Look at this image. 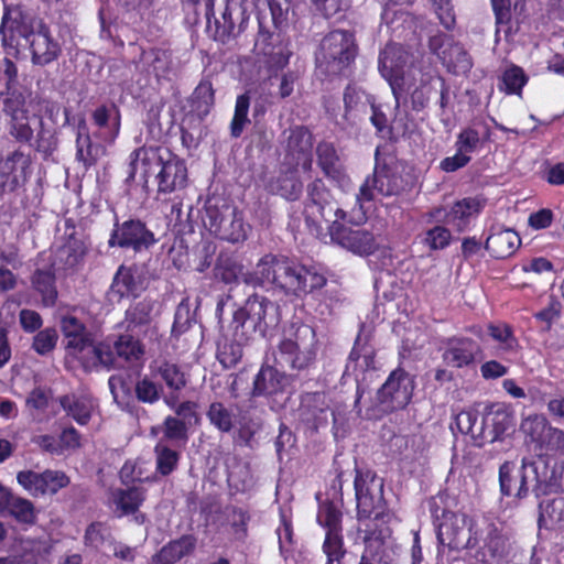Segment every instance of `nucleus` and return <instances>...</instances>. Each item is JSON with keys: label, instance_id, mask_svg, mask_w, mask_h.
Returning a JSON list of instances; mask_svg holds the SVG:
<instances>
[{"label": "nucleus", "instance_id": "obj_30", "mask_svg": "<svg viewBox=\"0 0 564 564\" xmlns=\"http://www.w3.org/2000/svg\"><path fill=\"white\" fill-rule=\"evenodd\" d=\"M59 403L64 411L80 425L89 422L96 409L95 400L86 394H66L59 398Z\"/></svg>", "mask_w": 564, "mask_h": 564}, {"label": "nucleus", "instance_id": "obj_8", "mask_svg": "<svg viewBox=\"0 0 564 564\" xmlns=\"http://www.w3.org/2000/svg\"><path fill=\"white\" fill-rule=\"evenodd\" d=\"M61 329L66 339V349L76 356L86 369L98 364H111V351L108 345H94L84 324L75 316H64L61 319Z\"/></svg>", "mask_w": 564, "mask_h": 564}, {"label": "nucleus", "instance_id": "obj_32", "mask_svg": "<svg viewBox=\"0 0 564 564\" xmlns=\"http://www.w3.org/2000/svg\"><path fill=\"white\" fill-rule=\"evenodd\" d=\"M144 499V491L138 487L116 489L111 494V502L115 506L113 511L119 518L134 514Z\"/></svg>", "mask_w": 564, "mask_h": 564}, {"label": "nucleus", "instance_id": "obj_15", "mask_svg": "<svg viewBox=\"0 0 564 564\" xmlns=\"http://www.w3.org/2000/svg\"><path fill=\"white\" fill-rule=\"evenodd\" d=\"M317 521L326 529V535L322 546L323 553L326 556L325 564H341L346 550L341 534L340 511L329 502L323 503L317 514Z\"/></svg>", "mask_w": 564, "mask_h": 564}, {"label": "nucleus", "instance_id": "obj_13", "mask_svg": "<svg viewBox=\"0 0 564 564\" xmlns=\"http://www.w3.org/2000/svg\"><path fill=\"white\" fill-rule=\"evenodd\" d=\"M475 520L476 518H469L465 513L445 512L438 525V542L455 551L475 547L476 534H473Z\"/></svg>", "mask_w": 564, "mask_h": 564}, {"label": "nucleus", "instance_id": "obj_43", "mask_svg": "<svg viewBox=\"0 0 564 564\" xmlns=\"http://www.w3.org/2000/svg\"><path fill=\"white\" fill-rule=\"evenodd\" d=\"M31 147H33L44 159L50 158L58 148L57 132L54 128L48 127L44 119L37 120V129L35 130Z\"/></svg>", "mask_w": 564, "mask_h": 564}, {"label": "nucleus", "instance_id": "obj_25", "mask_svg": "<svg viewBox=\"0 0 564 564\" xmlns=\"http://www.w3.org/2000/svg\"><path fill=\"white\" fill-rule=\"evenodd\" d=\"M521 245L519 235L510 228L494 225L486 239L485 248L497 259H505L512 256Z\"/></svg>", "mask_w": 564, "mask_h": 564}, {"label": "nucleus", "instance_id": "obj_21", "mask_svg": "<svg viewBox=\"0 0 564 564\" xmlns=\"http://www.w3.org/2000/svg\"><path fill=\"white\" fill-rule=\"evenodd\" d=\"M158 193L171 194L184 189L187 185L188 174L184 160L171 152L156 173Z\"/></svg>", "mask_w": 564, "mask_h": 564}, {"label": "nucleus", "instance_id": "obj_10", "mask_svg": "<svg viewBox=\"0 0 564 564\" xmlns=\"http://www.w3.org/2000/svg\"><path fill=\"white\" fill-rule=\"evenodd\" d=\"M524 467L531 471L534 481L533 491L539 497L564 492V462L558 458L540 454L533 458H524Z\"/></svg>", "mask_w": 564, "mask_h": 564}, {"label": "nucleus", "instance_id": "obj_57", "mask_svg": "<svg viewBox=\"0 0 564 564\" xmlns=\"http://www.w3.org/2000/svg\"><path fill=\"white\" fill-rule=\"evenodd\" d=\"M163 441H170L173 444H185L187 442V426L185 422L175 416L169 415L162 424Z\"/></svg>", "mask_w": 564, "mask_h": 564}, {"label": "nucleus", "instance_id": "obj_29", "mask_svg": "<svg viewBox=\"0 0 564 564\" xmlns=\"http://www.w3.org/2000/svg\"><path fill=\"white\" fill-rule=\"evenodd\" d=\"M486 424L492 425V429L486 433L485 441L494 443L512 427L513 419L505 404L497 403L486 408Z\"/></svg>", "mask_w": 564, "mask_h": 564}, {"label": "nucleus", "instance_id": "obj_19", "mask_svg": "<svg viewBox=\"0 0 564 564\" xmlns=\"http://www.w3.org/2000/svg\"><path fill=\"white\" fill-rule=\"evenodd\" d=\"M166 158H171V151L162 147H141L130 154V171L128 180H133L135 174L140 172L144 183L148 177L163 164Z\"/></svg>", "mask_w": 564, "mask_h": 564}, {"label": "nucleus", "instance_id": "obj_11", "mask_svg": "<svg viewBox=\"0 0 564 564\" xmlns=\"http://www.w3.org/2000/svg\"><path fill=\"white\" fill-rule=\"evenodd\" d=\"M409 53L398 44L387 45L379 55V70L389 82L393 96L399 104L400 98L411 87L409 77L413 69L405 70L409 63Z\"/></svg>", "mask_w": 564, "mask_h": 564}, {"label": "nucleus", "instance_id": "obj_44", "mask_svg": "<svg viewBox=\"0 0 564 564\" xmlns=\"http://www.w3.org/2000/svg\"><path fill=\"white\" fill-rule=\"evenodd\" d=\"M279 344L302 345L303 350H305L307 346H317V339L313 327L303 323H293L284 330Z\"/></svg>", "mask_w": 564, "mask_h": 564}, {"label": "nucleus", "instance_id": "obj_35", "mask_svg": "<svg viewBox=\"0 0 564 564\" xmlns=\"http://www.w3.org/2000/svg\"><path fill=\"white\" fill-rule=\"evenodd\" d=\"M99 152V147L91 142L86 121L82 119L77 127L76 160L88 170L97 162Z\"/></svg>", "mask_w": 564, "mask_h": 564}, {"label": "nucleus", "instance_id": "obj_26", "mask_svg": "<svg viewBox=\"0 0 564 564\" xmlns=\"http://www.w3.org/2000/svg\"><path fill=\"white\" fill-rule=\"evenodd\" d=\"M312 149L313 135L306 128L296 127L291 130L288 139V151L305 171L312 169Z\"/></svg>", "mask_w": 564, "mask_h": 564}, {"label": "nucleus", "instance_id": "obj_9", "mask_svg": "<svg viewBox=\"0 0 564 564\" xmlns=\"http://www.w3.org/2000/svg\"><path fill=\"white\" fill-rule=\"evenodd\" d=\"M204 225L218 238L232 243L245 241L249 229L241 212L224 199L208 200Z\"/></svg>", "mask_w": 564, "mask_h": 564}, {"label": "nucleus", "instance_id": "obj_33", "mask_svg": "<svg viewBox=\"0 0 564 564\" xmlns=\"http://www.w3.org/2000/svg\"><path fill=\"white\" fill-rule=\"evenodd\" d=\"M89 248V242L84 235L78 236L73 231L66 242L59 248L57 257L67 268H74L84 261Z\"/></svg>", "mask_w": 564, "mask_h": 564}, {"label": "nucleus", "instance_id": "obj_17", "mask_svg": "<svg viewBox=\"0 0 564 564\" xmlns=\"http://www.w3.org/2000/svg\"><path fill=\"white\" fill-rule=\"evenodd\" d=\"M31 175V158L14 150L0 160V195L12 193L23 186Z\"/></svg>", "mask_w": 564, "mask_h": 564}, {"label": "nucleus", "instance_id": "obj_37", "mask_svg": "<svg viewBox=\"0 0 564 564\" xmlns=\"http://www.w3.org/2000/svg\"><path fill=\"white\" fill-rule=\"evenodd\" d=\"M316 154L317 164L327 177L336 181L345 178L339 156L333 143L326 141L318 143Z\"/></svg>", "mask_w": 564, "mask_h": 564}, {"label": "nucleus", "instance_id": "obj_34", "mask_svg": "<svg viewBox=\"0 0 564 564\" xmlns=\"http://www.w3.org/2000/svg\"><path fill=\"white\" fill-rule=\"evenodd\" d=\"M142 281L133 268L121 265L111 284V294L122 299L126 296H137L142 290Z\"/></svg>", "mask_w": 564, "mask_h": 564}, {"label": "nucleus", "instance_id": "obj_48", "mask_svg": "<svg viewBox=\"0 0 564 564\" xmlns=\"http://www.w3.org/2000/svg\"><path fill=\"white\" fill-rule=\"evenodd\" d=\"M215 104L213 85L208 80H202L195 88L192 97L193 110L199 118L207 116Z\"/></svg>", "mask_w": 564, "mask_h": 564}, {"label": "nucleus", "instance_id": "obj_23", "mask_svg": "<svg viewBox=\"0 0 564 564\" xmlns=\"http://www.w3.org/2000/svg\"><path fill=\"white\" fill-rule=\"evenodd\" d=\"M291 377L272 366H262L253 380V395L275 397L288 392Z\"/></svg>", "mask_w": 564, "mask_h": 564}, {"label": "nucleus", "instance_id": "obj_49", "mask_svg": "<svg viewBox=\"0 0 564 564\" xmlns=\"http://www.w3.org/2000/svg\"><path fill=\"white\" fill-rule=\"evenodd\" d=\"M272 39V35L260 34L256 45L260 47L262 53L269 56V64L271 67L282 69L289 64L291 52L283 45L267 44V40Z\"/></svg>", "mask_w": 564, "mask_h": 564}, {"label": "nucleus", "instance_id": "obj_62", "mask_svg": "<svg viewBox=\"0 0 564 564\" xmlns=\"http://www.w3.org/2000/svg\"><path fill=\"white\" fill-rule=\"evenodd\" d=\"M216 269L218 270L221 280L226 283L237 280L239 275H242V279L245 280V275L247 274L242 272V265L228 254H220L218 257Z\"/></svg>", "mask_w": 564, "mask_h": 564}, {"label": "nucleus", "instance_id": "obj_45", "mask_svg": "<svg viewBox=\"0 0 564 564\" xmlns=\"http://www.w3.org/2000/svg\"><path fill=\"white\" fill-rule=\"evenodd\" d=\"M553 426L550 425L545 416L534 414L523 420L521 430L532 443L543 447V444Z\"/></svg>", "mask_w": 564, "mask_h": 564}, {"label": "nucleus", "instance_id": "obj_59", "mask_svg": "<svg viewBox=\"0 0 564 564\" xmlns=\"http://www.w3.org/2000/svg\"><path fill=\"white\" fill-rule=\"evenodd\" d=\"M488 333L494 340L499 343L500 348L505 351H512L518 346V340L513 335L511 326L508 324H490Z\"/></svg>", "mask_w": 564, "mask_h": 564}, {"label": "nucleus", "instance_id": "obj_1", "mask_svg": "<svg viewBox=\"0 0 564 564\" xmlns=\"http://www.w3.org/2000/svg\"><path fill=\"white\" fill-rule=\"evenodd\" d=\"M304 217L307 225L317 232L321 224L326 223L332 242L355 254L369 256L379 248L372 231L362 227H349L339 221L346 218V212L322 180H315L307 186Z\"/></svg>", "mask_w": 564, "mask_h": 564}, {"label": "nucleus", "instance_id": "obj_14", "mask_svg": "<svg viewBox=\"0 0 564 564\" xmlns=\"http://www.w3.org/2000/svg\"><path fill=\"white\" fill-rule=\"evenodd\" d=\"M414 378L403 368H397L378 390L377 398L384 411L393 412L404 409L413 397Z\"/></svg>", "mask_w": 564, "mask_h": 564}, {"label": "nucleus", "instance_id": "obj_28", "mask_svg": "<svg viewBox=\"0 0 564 564\" xmlns=\"http://www.w3.org/2000/svg\"><path fill=\"white\" fill-rule=\"evenodd\" d=\"M482 208L479 199L474 197L463 198L453 204L451 209L446 212L444 221L446 225L453 226L458 232H463L470 218L477 215Z\"/></svg>", "mask_w": 564, "mask_h": 564}, {"label": "nucleus", "instance_id": "obj_54", "mask_svg": "<svg viewBox=\"0 0 564 564\" xmlns=\"http://www.w3.org/2000/svg\"><path fill=\"white\" fill-rule=\"evenodd\" d=\"M527 82L528 77L523 69L512 65L503 72L500 78L499 89L507 94H520Z\"/></svg>", "mask_w": 564, "mask_h": 564}, {"label": "nucleus", "instance_id": "obj_7", "mask_svg": "<svg viewBox=\"0 0 564 564\" xmlns=\"http://www.w3.org/2000/svg\"><path fill=\"white\" fill-rule=\"evenodd\" d=\"M9 135L17 142L31 144L37 129V120L43 119L36 109L35 100H26L21 91L7 93L2 100Z\"/></svg>", "mask_w": 564, "mask_h": 564}, {"label": "nucleus", "instance_id": "obj_47", "mask_svg": "<svg viewBox=\"0 0 564 564\" xmlns=\"http://www.w3.org/2000/svg\"><path fill=\"white\" fill-rule=\"evenodd\" d=\"M232 340L225 339L218 344L217 358L225 368L235 367L242 357V345L249 340H241L237 338L232 329Z\"/></svg>", "mask_w": 564, "mask_h": 564}, {"label": "nucleus", "instance_id": "obj_2", "mask_svg": "<svg viewBox=\"0 0 564 564\" xmlns=\"http://www.w3.org/2000/svg\"><path fill=\"white\" fill-rule=\"evenodd\" d=\"M34 23L19 8L6 9L0 25L1 41L4 46H29L32 63L45 66L58 57L61 47L45 24L39 21L35 26Z\"/></svg>", "mask_w": 564, "mask_h": 564}, {"label": "nucleus", "instance_id": "obj_60", "mask_svg": "<svg viewBox=\"0 0 564 564\" xmlns=\"http://www.w3.org/2000/svg\"><path fill=\"white\" fill-rule=\"evenodd\" d=\"M369 369H375V359L371 350H365L360 354L356 348H352L348 361L346 365L345 372L355 375L358 377V372H364Z\"/></svg>", "mask_w": 564, "mask_h": 564}, {"label": "nucleus", "instance_id": "obj_20", "mask_svg": "<svg viewBox=\"0 0 564 564\" xmlns=\"http://www.w3.org/2000/svg\"><path fill=\"white\" fill-rule=\"evenodd\" d=\"M101 344L108 345L111 351V364H99L105 368H116L118 360L126 362H135L142 359L145 349L144 345L138 338V334L127 332L116 336L112 340L108 338Z\"/></svg>", "mask_w": 564, "mask_h": 564}, {"label": "nucleus", "instance_id": "obj_41", "mask_svg": "<svg viewBox=\"0 0 564 564\" xmlns=\"http://www.w3.org/2000/svg\"><path fill=\"white\" fill-rule=\"evenodd\" d=\"M238 415L239 413L223 402L210 403L206 412L209 423L221 433H230L236 427Z\"/></svg>", "mask_w": 564, "mask_h": 564}, {"label": "nucleus", "instance_id": "obj_22", "mask_svg": "<svg viewBox=\"0 0 564 564\" xmlns=\"http://www.w3.org/2000/svg\"><path fill=\"white\" fill-rule=\"evenodd\" d=\"M529 481H532V476L524 467V458L520 469L513 462H505L499 468L500 491L503 496H514L519 499L527 497Z\"/></svg>", "mask_w": 564, "mask_h": 564}, {"label": "nucleus", "instance_id": "obj_52", "mask_svg": "<svg viewBox=\"0 0 564 564\" xmlns=\"http://www.w3.org/2000/svg\"><path fill=\"white\" fill-rule=\"evenodd\" d=\"M6 511L21 523L32 524L36 519L34 505L30 500L15 495L11 498Z\"/></svg>", "mask_w": 564, "mask_h": 564}, {"label": "nucleus", "instance_id": "obj_36", "mask_svg": "<svg viewBox=\"0 0 564 564\" xmlns=\"http://www.w3.org/2000/svg\"><path fill=\"white\" fill-rule=\"evenodd\" d=\"M32 288L41 295L45 306H53L57 299L55 272L52 268L36 269L31 276Z\"/></svg>", "mask_w": 564, "mask_h": 564}, {"label": "nucleus", "instance_id": "obj_31", "mask_svg": "<svg viewBox=\"0 0 564 564\" xmlns=\"http://www.w3.org/2000/svg\"><path fill=\"white\" fill-rule=\"evenodd\" d=\"M538 523L546 530H564V497L541 501Z\"/></svg>", "mask_w": 564, "mask_h": 564}, {"label": "nucleus", "instance_id": "obj_58", "mask_svg": "<svg viewBox=\"0 0 564 564\" xmlns=\"http://www.w3.org/2000/svg\"><path fill=\"white\" fill-rule=\"evenodd\" d=\"M451 241V230L442 225H436L427 229L422 238V243L432 251L445 249L449 246Z\"/></svg>", "mask_w": 564, "mask_h": 564}, {"label": "nucleus", "instance_id": "obj_50", "mask_svg": "<svg viewBox=\"0 0 564 564\" xmlns=\"http://www.w3.org/2000/svg\"><path fill=\"white\" fill-rule=\"evenodd\" d=\"M372 100V96L366 94L356 85H348L344 94L345 118L348 119L354 111L366 112Z\"/></svg>", "mask_w": 564, "mask_h": 564}, {"label": "nucleus", "instance_id": "obj_61", "mask_svg": "<svg viewBox=\"0 0 564 564\" xmlns=\"http://www.w3.org/2000/svg\"><path fill=\"white\" fill-rule=\"evenodd\" d=\"M421 84L411 94L412 108L416 111L424 109L430 100L432 90L436 91L434 86L435 78L431 75H422Z\"/></svg>", "mask_w": 564, "mask_h": 564}, {"label": "nucleus", "instance_id": "obj_63", "mask_svg": "<svg viewBox=\"0 0 564 564\" xmlns=\"http://www.w3.org/2000/svg\"><path fill=\"white\" fill-rule=\"evenodd\" d=\"M18 484L23 487L31 496L41 497L44 496V479L43 473H36L33 470H21L17 475Z\"/></svg>", "mask_w": 564, "mask_h": 564}, {"label": "nucleus", "instance_id": "obj_40", "mask_svg": "<svg viewBox=\"0 0 564 564\" xmlns=\"http://www.w3.org/2000/svg\"><path fill=\"white\" fill-rule=\"evenodd\" d=\"M362 555L369 556L368 558L370 560L375 556L383 557V555H388V561L394 562L395 560L393 543L390 536L383 534L382 531H372L365 538V551Z\"/></svg>", "mask_w": 564, "mask_h": 564}, {"label": "nucleus", "instance_id": "obj_42", "mask_svg": "<svg viewBox=\"0 0 564 564\" xmlns=\"http://www.w3.org/2000/svg\"><path fill=\"white\" fill-rule=\"evenodd\" d=\"M270 189L288 200H296L303 191V184L300 181L295 170L281 173L275 181L271 182Z\"/></svg>", "mask_w": 564, "mask_h": 564}, {"label": "nucleus", "instance_id": "obj_51", "mask_svg": "<svg viewBox=\"0 0 564 564\" xmlns=\"http://www.w3.org/2000/svg\"><path fill=\"white\" fill-rule=\"evenodd\" d=\"M85 542L95 550L106 552L113 541L109 528L100 522H95L86 529Z\"/></svg>", "mask_w": 564, "mask_h": 564}, {"label": "nucleus", "instance_id": "obj_46", "mask_svg": "<svg viewBox=\"0 0 564 564\" xmlns=\"http://www.w3.org/2000/svg\"><path fill=\"white\" fill-rule=\"evenodd\" d=\"M156 473L161 476L171 475L178 465L180 453L161 440L154 447Z\"/></svg>", "mask_w": 564, "mask_h": 564}, {"label": "nucleus", "instance_id": "obj_38", "mask_svg": "<svg viewBox=\"0 0 564 564\" xmlns=\"http://www.w3.org/2000/svg\"><path fill=\"white\" fill-rule=\"evenodd\" d=\"M153 302L142 300L126 311L124 325L127 332L137 333L148 326L152 318Z\"/></svg>", "mask_w": 564, "mask_h": 564}, {"label": "nucleus", "instance_id": "obj_56", "mask_svg": "<svg viewBox=\"0 0 564 564\" xmlns=\"http://www.w3.org/2000/svg\"><path fill=\"white\" fill-rule=\"evenodd\" d=\"M158 373L170 390L181 391L187 383L185 373L175 364L162 362L158 367Z\"/></svg>", "mask_w": 564, "mask_h": 564}, {"label": "nucleus", "instance_id": "obj_3", "mask_svg": "<svg viewBox=\"0 0 564 564\" xmlns=\"http://www.w3.org/2000/svg\"><path fill=\"white\" fill-rule=\"evenodd\" d=\"M302 265L283 256H263L251 272L245 275V283L252 286L271 285L288 296L297 297L301 289Z\"/></svg>", "mask_w": 564, "mask_h": 564}, {"label": "nucleus", "instance_id": "obj_6", "mask_svg": "<svg viewBox=\"0 0 564 564\" xmlns=\"http://www.w3.org/2000/svg\"><path fill=\"white\" fill-rule=\"evenodd\" d=\"M473 534H476L475 546L482 543L474 554V558L480 564H491L490 560L499 564L517 551L503 523L491 517L476 518Z\"/></svg>", "mask_w": 564, "mask_h": 564}, {"label": "nucleus", "instance_id": "obj_64", "mask_svg": "<svg viewBox=\"0 0 564 564\" xmlns=\"http://www.w3.org/2000/svg\"><path fill=\"white\" fill-rule=\"evenodd\" d=\"M325 19L339 17L350 7V0H310Z\"/></svg>", "mask_w": 564, "mask_h": 564}, {"label": "nucleus", "instance_id": "obj_4", "mask_svg": "<svg viewBox=\"0 0 564 564\" xmlns=\"http://www.w3.org/2000/svg\"><path fill=\"white\" fill-rule=\"evenodd\" d=\"M280 305L254 294L247 299L245 305L234 313L231 328L237 338L251 340L256 335L264 337L267 332L279 325Z\"/></svg>", "mask_w": 564, "mask_h": 564}, {"label": "nucleus", "instance_id": "obj_12", "mask_svg": "<svg viewBox=\"0 0 564 564\" xmlns=\"http://www.w3.org/2000/svg\"><path fill=\"white\" fill-rule=\"evenodd\" d=\"M355 490L358 517L380 518L384 510L383 479L370 470L357 471Z\"/></svg>", "mask_w": 564, "mask_h": 564}, {"label": "nucleus", "instance_id": "obj_16", "mask_svg": "<svg viewBox=\"0 0 564 564\" xmlns=\"http://www.w3.org/2000/svg\"><path fill=\"white\" fill-rule=\"evenodd\" d=\"M156 242L154 234L140 219L116 224L108 241L110 247L131 249L134 252L147 251Z\"/></svg>", "mask_w": 564, "mask_h": 564}, {"label": "nucleus", "instance_id": "obj_39", "mask_svg": "<svg viewBox=\"0 0 564 564\" xmlns=\"http://www.w3.org/2000/svg\"><path fill=\"white\" fill-rule=\"evenodd\" d=\"M372 175L375 177V183L378 184L379 195H399L404 189L403 178L386 165H376Z\"/></svg>", "mask_w": 564, "mask_h": 564}, {"label": "nucleus", "instance_id": "obj_24", "mask_svg": "<svg viewBox=\"0 0 564 564\" xmlns=\"http://www.w3.org/2000/svg\"><path fill=\"white\" fill-rule=\"evenodd\" d=\"M316 355L317 346H307L303 350L302 345L279 344L275 362L281 367H289L293 370H305L314 364Z\"/></svg>", "mask_w": 564, "mask_h": 564}, {"label": "nucleus", "instance_id": "obj_5", "mask_svg": "<svg viewBox=\"0 0 564 564\" xmlns=\"http://www.w3.org/2000/svg\"><path fill=\"white\" fill-rule=\"evenodd\" d=\"M358 55L355 34L347 30H334L327 33L315 55L316 69L326 76L344 74Z\"/></svg>", "mask_w": 564, "mask_h": 564}, {"label": "nucleus", "instance_id": "obj_18", "mask_svg": "<svg viewBox=\"0 0 564 564\" xmlns=\"http://www.w3.org/2000/svg\"><path fill=\"white\" fill-rule=\"evenodd\" d=\"M480 345L469 337H451L444 340L442 348L443 362L453 368L473 367L481 357Z\"/></svg>", "mask_w": 564, "mask_h": 564}, {"label": "nucleus", "instance_id": "obj_53", "mask_svg": "<svg viewBox=\"0 0 564 564\" xmlns=\"http://www.w3.org/2000/svg\"><path fill=\"white\" fill-rule=\"evenodd\" d=\"M250 107L249 94H242L237 97L235 113L230 122V135L232 138H239L247 123L250 122L248 118V111Z\"/></svg>", "mask_w": 564, "mask_h": 564}, {"label": "nucleus", "instance_id": "obj_55", "mask_svg": "<svg viewBox=\"0 0 564 564\" xmlns=\"http://www.w3.org/2000/svg\"><path fill=\"white\" fill-rule=\"evenodd\" d=\"M134 393L139 402L154 404L161 399L163 387L145 376L135 382Z\"/></svg>", "mask_w": 564, "mask_h": 564}, {"label": "nucleus", "instance_id": "obj_27", "mask_svg": "<svg viewBox=\"0 0 564 564\" xmlns=\"http://www.w3.org/2000/svg\"><path fill=\"white\" fill-rule=\"evenodd\" d=\"M437 54L443 65L453 74H466L473 66L467 51L459 43H455L449 39L443 41L442 50Z\"/></svg>", "mask_w": 564, "mask_h": 564}]
</instances>
